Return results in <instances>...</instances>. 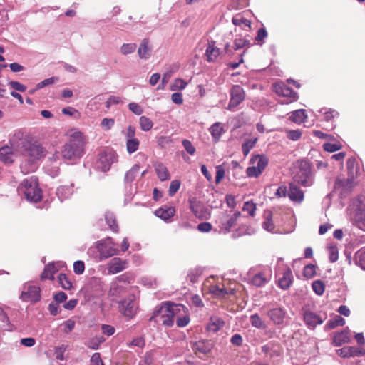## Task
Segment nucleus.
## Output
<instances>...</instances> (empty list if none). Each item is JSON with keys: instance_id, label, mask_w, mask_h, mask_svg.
<instances>
[{"instance_id": "2f4dec72", "label": "nucleus", "mask_w": 365, "mask_h": 365, "mask_svg": "<svg viewBox=\"0 0 365 365\" xmlns=\"http://www.w3.org/2000/svg\"><path fill=\"white\" fill-rule=\"evenodd\" d=\"M225 322L220 318L211 317L207 324V329L210 331L216 332L223 327Z\"/></svg>"}, {"instance_id": "774afa93", "label": "nucleus", "mask_w": 365, "mask_h": 365, "mask_svg": "<svg viewBox=\"0 0 365 365\" xmlns=\"http://www.w3.org/2000/svg\"><path fill=\"white\" fill-rule=\"evenodd\" d=\"M187 83L182 79H175L173 85L172 90H183L186 88Z\"/></svg>"}, {"instance_id": "4d7b16f0", "label": "nucleus", "mask_w": 365, "mask_h": 365, "mask_svg": "<svg viewBox=\"0 0 365 365\" xmlns=\"http://www.w3.org/2000/svg\"><path fill=\"white\" fill-rule=\"evenodd\" d=\"M58 80V78L57 77H51V78L44 79L43 81L37 83L36 90H39V89L43 88V87L53 84L54 83L57 82Z\"/></svg>"}, {"instance_id": "69168bd1", "label": "nucleus", "mask_w": 365, "mask_h": 365, "mask_svg": "<svg viewBox=\"0 0 365 365\" xmlns=\"http://www.w3.org/2000/svg\"><path fill=\"white\" fill-rule=\"evenodd\" d=\"M182 145L184 147V148L185 149V150L191 155H193L195 153V148L194 147V145H192V143H191V141H190L189 140H183L182 142Z\"/></svg>"}, {"instance_id": "7c9ffc66", "label": "nucleus", "mask_w": 365, "mask_h": 365, "mask_svg": "<svg viewBox=\"0 0 365 365\" xmlns=\"http://www.w3.org/2000/svg\"><path fill=\"white\" fill-rule=\"evenodd\" d=\"M140 171V165H134L128 171L126 172L124 178L125 184H130L138 175Z\"/></svg>"}, {"instance_id": "0eeeda50", "label": "nucleus", "mask_w": 365, "mask_h": 365, "mask_svg": "<svg viewBox=\"0 0 365 365\" xmlns=\"http://www.w3.org/2000/svg\"><path fill=\"white\" fill-rule=\"evenodd\" d=\"M173 307V322L175 320L178 327H186L190 321L187 308L180 304H174Z\"/></svg>"}, {"instance_id": "09e8293b", "label": "nucleus", "mask_w": 365, "mask_h": 365, "mask_svg": "<svg viewBox=\"0 0 365 365\" xmlns=\"http://www.w3.org/2000/svg\"><path fill=\"white\" fill-rule=\"evenodd\" d=\"M356 225L361 230L365 231V209L359 210L356 215Z\"/></svg>"}, {"instance_id": "f257e3e1", "label": "nucleus", "mask_w": 365, "mask_h": 365, "mask_svg": "<svg viewBox=\"0 0 365 365\" xmlns=\"http://www.w3.org/2000/svg\"><path fill=\"white\" fill-rule=\"evenodd\" d=\"M84 153L83 136L81 132H75L70 140L64 144L61 150L62 157L66 160H75L81 158Z\"/></svg>"}, {"instance_id": "de8ad7c7", "label": "nucleus", "mask_w": 365, "mask_h": 365, "mask_svg": "<svg viewBox=\"0 0 365 365\" xmlns=\"http://www.w3.org/2000/svg\"><path fill=\"white\" fill-rule=\"evenodd\" d=\"M137 48V45L134 43H123L120 48V51L123 55H128L133 53Z\"/></svg>"}, {"instance_id": "4c0bfd02", "label": "nucleus", "mask_w": 365, "mask_h": 365, "mask_svg": "<svg viewBox=\"0 0 365 365\" xmlns=\"http://www.w3.org/2000/svg\"><path fill=\"white\" fill-rule=\"evenodd\" d=\"M262 227L271 232H274V225L272 222V214L271 212H265V220L262 223Z\"/></svg>"}, {"instance_id": "9b49d317", "label": "nucleus", "mask_w": 365, "mask_h": 365, "mask_svg": "<svg viewBox=\"0 0 365 365\" xmlns=\"http://www.w3.org/2000/svg\"><path fill=\"white\" fill-rule=\"evenodd\" d=\"M120 312L125 317L131 318L135 313L137 309V304L133 295L129 296L125 299L120 303Z\"/></svg>"}, {"instance_id": "f3484780", "label": "nucleus", "mask_w": 365, "mask_h": 365, "mask_svg": "<svg viewBox=\"0 0 365 365\" xmlns=\"http://www.w3.org/2000/svg\"><path fill=\"white\" fill-rule=\"evenodd\" d=\"M212 349V344L209 341L201 340L195 342L192 346V349L195 353L198 355L200 358H202L200 356L207 354Z\"/></svg>"}, {"instance_id": "49530a36", "label": "nucleus", "mask_w": 365, "mask_h": 365, "mask_svg": "<svg viewBox=\"0 0 365 365\" xmlns=\"http://www.w3.org/2000/svg\"><path fill=\"white\" fill-rule=\"evenodd\" d=\"M140 141L138 139H131L126 140V150L129 154L133 153L139 148Z\"/></svg>"}, {"instance_id": "393cba45", "label": "nucleus", "mask_w": 365, "mask_h": 365, "mask_svg": "<svg viewBox=\"0 0 365 365\" xmlns=\"http://www.w3.org/2000/svg\"><path fill=\"white\" fill-rule=\"evenodd\" d=\"M138 54L140 59H148L150 56V48L149 47V40L144 38L142 40L138 49Z\"/></svg>"}, {"instance_id": "3c124183", "label": "nucleus", "mask_w": 365, "mask_h": 365, "mask_svg": "<svg viewBox=\"0 0 365 365\" xmlns=\"http://www.w3.org/2000/svg\"><path fill=\"white\" fill-rule=\"evenodd\" d=\"M58 282L64 289H70L72 287V283L65 274H60L58 277Z\"/></svg>"}, {"instance_id": "c9c22d12", "label": "nucleus", "mask_w": 365, "mask_h": 365, "mask_svg": "<svg viewBox=\"0 0 365 365\" xmlns=\"http://www.w3.org/2000/svg\"><path fill=\"white\" fill-rule=\"evenodd\" d=\"M210 131L214 140L217 141L223 133V128L220 123H215L210 127Z\"/></svg>"}, {"instance_id": "a18cd8bd", "label": "nucleus", "mask_w": 365, "mask_h": 365, "mask_svg": "<svg viewBox=\"0 0 365 365\" xmlns=\"http://www.w3.org/2000/svg\"><path fill=\"white\" fill-rule=\"evenodd\" d=\"M250 322L252 327L257 329H264L266 327L264 322L257 314L250 316Z\"/></svg>"}, {"instance_id": "e433bc0d", "label": "nucleus", "mask_w": 365, "mask_h": 365, "mask_svg": "<svg viewBox=\"0 0 365 365\" xmlns=\"http://www.w3.org/2000/svg\"><path fill=\"white\" fill-rule=\"evenodd\" d=\"M307 118L304 110H297L291 113L289 120L297 123H303Z\"/></svg>"}, {"instance_id": "bf43d9fd", "label": "nucleus", "mask_w": 365, "mask_h": 365, "mask_svg": "<svg viewBox=\"0 0 365 365\" xmlns=\"http://www.w3.org/2000/svg\"><path fill=\"white\" fill-rule=\"evenodd\" d=\"M88 285L91 287H95L96 291L102 290L103 282L100 278L92 277L89 280Z\"/></svg>"}, {"instance_id": "7ed1b4c3", "label": "nucleus", "mask_w": 365, "mask_h": 365, "mask_svg": "<svg viewBox=\"0 0 365 365\" xmlns=\"http://www.w3.org/2000/svg\"><path fill=\"white\" fill-rule=\"evenodd\" d=\"M19 192L22 193L26 199L36 202L41 199V190L38 187V180L31 176L24 179L18 187Z\"/></svg>"}, {"instance_id": "6ab92c4d", "label": "nucleus", "mask_w": 365, "mask_h": 365, "mask_svg": "<svg viewBox=\"0 0 365 365\" xmlns=\"http://www.w3.org/2000/svg\"><path fill=\"white\" fill-rule=\"evenodd\" d=\"M74 185L71 183L69 185H61L56 190V195L61 201L69 198L73 193Z\"/></svg>"}, {"instance_id": "aec40b11", "label": "nucleus", "mask_w": 365, "mask_h": 365, "mask_svg": "<svg viewBox=\"0 0 365 365\" xmlns=\"http://www.w3.org/2000/svg\"><path fill=\"white\" fill-rule=\"evenodd\" d=\"M161 354L158 350H151L147 352L143 359L139 362V365H154Z\"/></svg>"}, {"instance_id": "0e129e2a", "label": "nucleus", "mask_w": 365, "mask_h": 365, "mask_svg": "<svg viewBox=\"0 0 365 365\" xmlns=\"http://www.w3.org/2000/svg\"><path fill=\"white\" fill-rule=\"evenodd\" d=\"M85 270V264L81 260L76 261L73 263V272L76 274H81Z\"/></svg>"}, {"instance_id": "20e7f679", "label": "nucleus", "mask_w": 365, "mask_h": 365, "mask_svg": "<svg viewBox=\"0 0 365 365\" xmlns=\"http://www.w3.org/2000/svg\"><path fill=\"white\" fill-rule=\"evenodd\" d=\"M295 169L294 180L296 182L304 187H309L312 185L313 179L311 164L307 160H297Z\"/></svg>"}, {"instance_id": "13d9d810", "label": "nucleus", "mask_w": 365, "mask_h": 365, "mask_svg": "<svg viewBox=\"0 0 365 365\" xmlns=\"http://www.w3.org/2000/svg\"><path fill=\"white\" fill-rule=\"evenodd\" d=\"M351 180H350L349 178L348 179H345V178H338L336 180V182H335V185H334V188L335 189H338V188H340V187H348L349 188L351 186Z\"/></svg>"}, {"instance_id": "c756f323", "label": "nucleus", "mask_w": 365, "mask_h": 365, "mask_svg": "<svg viewBox=\"0 0 365 365\" xmlns=\"http://www.w3.org/2000/svg\"><path fill=\"white\" fill-rule=\"evenodd\" d=\"M250 163L252 164H256L255 166L260 170V171H263L268 164V158L264 155H255L251 160Z\"/></svg>"}, {"instance_id": "4468645a", "label": "nucleus", "mask_w": 365, "mask_h": 365, "mask_svg": "<svg viewBox=\"0 0 365 365\" xmlns=\"http://www.w3.org/2000/svg\"><path fill=\"white\" fill-rule=\"evenodd\" d=\"M267 314L274 324L279 325L284 323L287 312L282 307H276L269 309Z\"/></svg>"}, {"instance_id": "a19ab883", "label": "nucleus", "mask_w": 365, "mask_h": 365, "mask_svg": "<svg viewBox=\"0 0 365 365\" xmlns=\"http://www.w3.org/2000/svg\"><path fill=\"white\" fill-rule=\"evenodd\" d=\"M355 263L361 269H365V248H361L356 252Z\"/></svg>"}, {"instance_id": "bb28decb", "label": "nucleus", "mask_w": 365, "mask_h": 365, "mask_svg": "<svg viewBox=\"0 0 365 365\" xmlns=\"http://www.w3.org/2000/svg\"><path fill=\"white\" fill-rule=\"evenodd\" d=\"M158 178L161 181L168 180L170 174L167 168L160 162H156L153 164Z\"/></svg>"}, {"instance_id": "a878e982", "label": "nucleus", "mask_w": 365, "mask_h": 365, "mask_svg": "<svg viewBox=\"0 0 365 365\" xmlns=\"http://www.w3.org/2000/svg\"><path fill=\"white\" fill-rule=\"evenodd\" d=\"M220 53V49L215 46V42H211L208 44L205 51V56L209 62L215 61Z\"/></svg>"}, {"instance_id": "6e6552de", "label": "nucleus", "mask_w": 365, "mask_h": 365, "mask_svg": "<svg viewBox=\"0 0 365 365\" xmlns=\"http://www.w3.org/2000/svg\"><path fill=\"white\" fill-rule=\"evenodd\" d=\"M116 160V155L113 151H103L98 155L96 163V169L106 172L110 170L111 165Z\"/></svg>"}, {"instance_id": "6e6d98bb", "label": "nucleus", "mask_w": 365, "mask_h": 365, "mask_svg": "<svg viewBox=\"0 0 365 365\" xmlns=\"http://www.w3.org/2000/svg\"><path fill=\"white\" fill-rule=\"evenodd\" d=\"M312 287L313 291L317 295H322L324 292V284L320 280L314 281L312 283Z\"/></svg>"}, {"instance_id": "cd10ccee", "label": "nucleus", "mask_w": 365, "mask_h": 365, "mask_svg": "<svg viewBox=\"0 0 365 365\" xmlns=\"http://www.w3.org/2000/svg\"><path fill=\"white\" fill-rule=\"evenodd\" d=\"M293 276L292 271L289 268H287L283 273L282 277L279 279V286L283 289H288L292 283Z\"/></svg>"}, {"instance_id": "37998d69", "label": "nucleus", "mask_w": 365, "mask_h": 365, "mask_svg": "<svg viewBox=\"0 0 365 365\" xmlns=\"http://www.w3.org/2000/svg\"><path fill=\"white\" fill-rule=\"evenodd\" d=\"M268 279L264 276V273H258L253 276L252 279V283L256 287H262L266 284Z\"/></svg>"}, {"instance_id": "1a4fd4ad", "label": "nucleus", "mask_w": 365, "mask_h": 365, "mask_svg": "<svg viewBox=\"0 0 365 365\" xmlns=\"http://www.w3.org/2000/svg\"><path fill=\"white\" fill-rule=\"evenodd\" d=\"M230 99L227 109L232 110L237 107L245 98V92L240 85H234L230 91Z\"/></svg>"}, {"instance_id": "338daca9", "label": "nucleus", "mask_w": 365, "mask_h": 365, "mask_svg": "<svg viewBox=\"0 0 365 365\" xmlns=\"http://www.w3.org/2000/svg\"><path fill=\"white\" fill-rule=\"evenodd\" d=\"M323 148L324 150L329 153H333L340 150L341 145L337 143H325L323 145Z\"/></svg>"}, {"instance_id": "680f3d73", "label": "nucleus", "mask_w": 365, "mask_h": 365, "mask_svg": "<svg viewBox=\"0 0 365 365\" xmlns=\"http://www.w3.org/2000/svg\"><path fill=\"white\" fill-rule=\"evenodd\" d=\"M286 133L287 137L293 141L298 140L302 136V133L299 130H287Z\"/></svg>"}, {"instance_id": "b1692460", "label": "nucleus", "mask_w": 365, "mask_h": 365, "mask_svg": "<svg viewBox=\"0 0 365 365\" xmlns=\"http://www.w3.org/2000/svg\"><path fill=\"white\" fill-rule=\"evenodd\" d=\"M349 339V331L344 330L334 334L333 336V344L334 346H340L345 343H348Z\"/></svg>"}, {"instance_id": "f704fd0d", "label": "nucleus", "mask_w": 365, "mask_h": 365, "mask_svg": "<svg viewBox=\"0 0 365 365\" xmlns=\"http://www.w3.org/2000/svg\"><path fill=\"white\" fill-rule=\"evenodd\" d=\"M57 272L58 269L56 268L53 263L48 264L45 267L44 270L41 274V278L53 279V275Z\"/></svg>"}, {"instance_id": "f03ea898", "label": "nucleus", "mask_w": 365, "mask_h": 365, "mask_svg": "<svg viewBox=\"0 0 365 365\" xmlns=\"http://www.w3.org/2000/svg\"><path fill=\"white\" fill-rule=\"evenodd\" d=\"M21 152L28 158V163L23 162L21 164V172L24 174L33 172L36 169L35 162L46 155V150L41 145L30 143Z\"/></svg>"}, {"instance_id": "58836bf2", "label": "nucleus", "mask_w": 365, "mask_h": 365, "mask_svg": "<svg viewBox=\"0 0 365 365\" xmlns=\"http://www.w3.org/2000/svg\"><path fill=\"white\" fill-rule=\"evenodd\" d=\"M139 125L143 131L148 132L152 129L153 123L149 118L143 115L139 118Z\"/></svg>"}, {"instance_id": "5fc2aeb1", "label": "nucleus", "mask_w": 365, "mask_h": 365, "mask_svg": "<svg viewBox=\"0 0 365 365\" xmlns=\"http://www.w3.org/2000/svg\"><path fill=\"white\" fill-rule=\"evenodd\" d=\"M242 210L247 212L250 216L253 217L255 215L256 205L252 202H245L244 203Z\"/></svg>"}, {"instance_id": "dca6fc26", "label": "nucleus", "mask_w": 365, "mask_h": 365, "mask_svg": "<svg viewBox=\"0 0 365 365\" xmlns=\"http://www.w3.org/2000/svg\"><path fill=\"white\" fill-rule=\"evenodd\" d=\"M189 204L190 209L196 217L202 219L205 217L207 210L202 202L192 197L189 199Z\"/></svg>"}, {"instance_id": "412c9836", "label": "nucleus", "mask_w": 365, "mask_h": 365, "mask_svg": "<svg viewBox=\"0 0 365 365\" xmlns=\"http://www.w3.org/2000/svg\"><path fill=\"white\" fill-rule=\"evenodd\" d=\"M288 196L291 200L301 202L304 199V192L297 185L291 183Z\"/></svg>"}, {"instance_id": "e2e57ef3", "label": "nucleus", "mask_w": 365, "mask_h": 365, "mask_svg": "<svg viewBox=\"0 0 365 365\" xmlns=\"http://www.w3.org/2000/svg\"><path fill=\"white\" fill-rule=\"evenodd\" d=\"M129 110L135 115H140L143 113V108L137 103L132 102L128 104Z\"/></svg>"}, {"instance_id": "603ef678", "label": "nucleus", "mask_w": 365, "mask_h": 365, "mask_svg": "<svg viewBox=\"0 0 365 365\" xmlns=\"http://www.w3.org/2000/svg\"><path fill=\"white\" fill-rule=\"evenodd\" d=\"M316 274V267L312 264H307L303 270V275L307 278H312Z\"/></svg>"}, {"instance_id": "c03bdc74", "label": "nucleus", "mask_w": 365, "mask_h": 365, "mask_svg": "<svg viewBox=\"0 0 365 365\" xmlns=\"http://www.w3.org/2000/svg\"><path fill=\"white\" fill-rule=\"evenodd\" d=\"M105 341L103 336H96L92 339H90L86 343V345L93 350H96L99 348L101 344H102Z\"/></svg>"}, {"instance_id": "5701e85b", "label": "nucleus", "mask_w": 365, "mask_h": 365, "mask_svg": "<svg viewBox=\"0 0 365 365\" xmlns=\"http://www.w3.org/2000/svg\"><path fill=\"white\" fill-rule=\"evenodd\" d=\"M14 154L12 148L9 146L5 145L0 148V160L9 164L14 161Z\"/></svg>"}, {"instance_id": "a211bd4d", "label": "nucleus", "mask_w": 365, "mask_h": 365, "mask_svg": "<svg viewBox=\"0 0 365 365\" xmlns=\"http://www.w3.org/2000/svg\"><path fill=\"white\" fill-rule=\"evenodd\" d=\"M274 90L279 96L288 97L289 98V101L287 102V103L295 101L298 98L297 93L286 85L275 86Z\"/></svg>"}, {"instance_id": "79ce46f5", "label": "nucleus", "mask_w": 365, "mask_h": 365, "mask_svg": "<svg viewBox=\"0 0 365 365\" xmlns=\"http://www.w3.org/2000/svg\"><path fill=\"white\" fill-rule=\"evenodd\" d=\"M257 142V138H252L245 140L242 145V151L245 156L247 155L250 151L254 148L256 143Z\"/></svg>"}, {"instance_id": "864d4df0", "label": "nucleus", "mask_w": 365, "mask_h": 365, "mask_svg": "<svg viewBox=\"0 0 365 365\" xmlns=\"http://www.w3.org/2000/svg\"><path fill=\"white\" fill-rule=\"evenodd\" d=\"M123 103V101L120 97L117 96H110L107 101L106 102V107L110 109L113 106Z\"/></svg>"}, {"instance_id": "39448f33", "label": "nucleus", "mask_w": 365, "mask_h": 365, "mask_svg": "<svg viewBox=\"0 0 365 365\" xmlns=\"http://www.w3.org/2000/svg\"><path fill=\"white\" fill-rule=\"evenodd\" d=\"M173 305L174 303L169 302L163 303L159 309L154 312L150 321L161 323L166 327H172L173 325Z\"/></svg>"}, {"instance_id": "052dcab7", "label": "nucleus", "mask_w": 365, "mask_h": 365, "mask_svg": "<svg viewBox=\"0 0 365 365\" xmlns=\"http://www.w3.org/2000/svg\"><path fill=\"white\" fill-rule=\"evenodd\" d=\"M181 182L178 180H174L171 181L170 187H169V195L173 196L180 189Z\"/></svg>"}, {"instance_id": "2eb2a0df", "label": "nucleus", "mask_w": 365, "mask_h": 365, "mask_svg": "<svg viewBox=\"0 0 365 365\" xmlns=\"http://www.w3.org/2000/svg\"><path fill=\"white\" fill-rule=\"evenodd\" d=\"M10 143L13 146L19 149L20 151L29 143L25 136L24 132L21 130L15 131L10 139Z\"/></svg>"}, {"instance_id": "423d86ee", "label": "nucleus", "mask_w": 365, "mask_h": 365, "mask_svg": "<svg viewBox=\"0 0 365 365\" xmlns=\"http://www.w3.org/2000/svg\"><path fill=\"white\" fill-rule=\"evenodd\" d=\"M115 245L110 237L98 241L96 243V249L99 252L100 259H105L118 255L119 250L115 247Z\"/></svg>"}, {"instance_id": "4be33fe9", "label": "nucleus", "mask_w": 365, "mask_h": 365, "mask_svg": "<svg viewBox=\"0 0 365 365\" xmlns=\"http://www.w3.org/2000/svg\"><path fill=\"white\" fill-rule=\"evenodd\" d=\"M240 216V212H235L232 215L228 217L221 222V229L225 232H228L230 229L236 225L237 219Z\"/></svg>"}, {"instance_id": "f8f14e48", "label": "nucleus", "mask_w": 365, "mask_h": 365, "mask_svg": "<svg viewBox=\"0 0 365 365\" xmlns=\"http://www.w3.org/2000/svg\"><path fill=\"white\" fill-rule=\"evenodd\" d=\"M326 319V315L317 314L307 310L304 312V320L306 325L310 329H314L317 325L322 324Z\"/></svg>"}, {"instance_id": "ddd939ff", "label": "nucleus", "mask_w": 365, "mask_h": 365, "mask_svg": "<svg viewBox=\"0 0 365 365\" xmlns=\"http://www.w3.org/2000/svg\"><path fill=\"white\" fill-rule=\"evenodd\" d=\"M127 267V260L115 257L111 259L108 264V272L110 274H115L125 269Z\"/></svg>"}, {"instance_id": "9d476101", "label": "nucleus", "mask_w": 365, "mask_h": 365, "mask_svg": "<svg viewBox=\"0 0 365 365\" xmlns=\"http://www.w3.org/2000/svg\"><path fill=\"white\" fill-rule=\"evenodd\" d=\"M20 298L25 302H36L41 299L40 288L26 284L22 288Z\"/></svg>"}, {"instance_id": "ea45409f", "label": "nucleus", "mask_w": 365, "mask_h": 365, "mask_svg": "<svg viewBox=\"0 0 365 365\" xmlns=\"http://www.w3.org/2000/svg\"><path fill=\"white\" fill-rule=\"evenodd\" d=\"M105 219L106 223L110 227V228L113 231L117 232L118 231V226L116 223L115 217L113 213L108 212L105 215Z\"/></svg>"}, {"instance_id": "8fccbe9b", "label": "nucleus", "mask_w": 365, "mask_h": 365, "mask_svg": "<svg viewBox=\"0 0 365 365\" xmlns=\"http://www.w3.org/2000/svg\"><path fill=\"white\" fill-rule=\"evenodd\" d=\"M232 23L235 26H244V27H250L251 22L247 19L237 15L232 18Z\"/></svg>"}, {"instance_id": "c85d7f7f", "label": "nucleus", "mask_w": 365, "mask_h": 365, "mask_svg": "<svg viewBox=\"0 0 365 365\" xmlns=\"http://www.w3.org/2000/svg\"><path fill=\"white\" fill-rule=\"evenodd\" d=\"M175 212V208L173 207H160L155 212V214L157 217L161 218L165 221H167L174 216Z\"/></svg>"}, {"instance_id": "72a5a7b5", "label": "nucleus", "mask_w": 365, "mask_h": 365, "mask_svg": "<svg viewBox=\"0 0 365 365\" xmlns=\"http://www.w3.org/2000/svg\"><path fill=\"white\" fill-rule=\"evenodd\" d=\"M210 292L217 297H225L229 294H234L233 290L229 292L224 287H220L217 285H212L210 288Z\"/></svg>"}, {"instance_id": "473e14b6", "label": "nucleus", "mask_w": 365, "mask_h": 365, "mask_svg": "<svg viewBox=\"0 0 365 365\" xmlns=\"http://www.w3.org/2000/svg\"><path fill=\"white\" fill-rule=\"evenodd\" d=\"M344 324L345 319L339 315H336L332 319L327 322L325 329H332L338 326H343Z\"/></svg>"}]
</instances>
